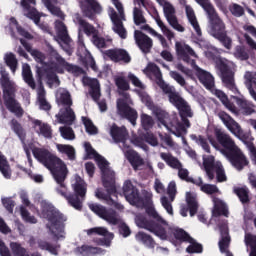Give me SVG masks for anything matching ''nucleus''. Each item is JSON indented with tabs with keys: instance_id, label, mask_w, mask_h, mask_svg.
Returning a JSON list of instances; mask_svg holds the SVG:
<instances>
[{
	"instance_id": "1",
	"label": "nucleus",
	"mask_w": 256,
	"mask_h": 256,
	"mask_svg": "<svg viewBox=\"0 0 256 256\" xmlns=\"http://www.w3.org/2000/svg\"><path fill=\"white\" fill-rule=\"evenodd\" d=\"M32 154L39 163L44 165V167L51 172L56 183L59 185V187L56 188L58 195L64 197L69 205V197H71V193L67 192V186H65V179H67L69 173L67 164H65L61 158L45 148L35 147L32 150Z\"/></svg>"
},
{
	"instance_id": "2",
	"label": "nucleus",
	"mask_w": 256,
	"mask_h": 256,
	"mask_svg": "<svg viewBox=\"0 0 256 256\" xmlns=\"http://www.w3.org/2000/svg\"><path fill=\"white\" fill-rule=\"evenodd\" d=\"M63 74V68L57 64H53L52 66H48L46 68H38L36 74V81L38 84L37 95H38V103L40 105V109L42 111H51V104L45 98L47 92L45 91V86L43 85V81H46L48 85H53L55 81H57V74Z\"/></svg>"
},
{
	"instance_id": "3",
	"label": "nucleus",
	"mask_w": 256,
	"mask_h": 256,
	"mask_svg": "<svg viewBox=\"0 0 256 256\" xmlns=\"http://www.w3.org/2000/svg\"><path fill=\"white\" fill-rule=\"evenodd\" d=\"M146 213L148 217H152V219L155 220L147 219L145 215L138 214L135 217L137 227H140V229H146V231H150V233H153L156 237H160L162 241H165L167 239V230L164 226L168 225L167 221L161 218L159 213H157V210L151 206L146 208Z\"/></svg>"
},
{
	"instance_id": "4",
	"label": "nucleus",
	"mask_w": 256,
	"mask_h": 256,
	"mask_svg": "<svg viewBox=\"0 0 256 256\" xmlns=\"http://www.w3.org/2000/svg\"><path fill=\"white\" fill-rule=\"evenodd\" d=\"M31 56L34 57V59H35V61H37V63H41V65H42L41 67L36 66L35 77H37L38 69L52 67L53 65H58V67H61L63 70V73H65V71H67L68 73H82L83 72V68H81L79 66H75V65L67 62V60H65V58H63L61 55H59V52H57V50L53 47L49 48L48 56L51 59L50 62H45L46 57L43 54V52H41L39 50H33L31 52Z\"/></svg>"
},
{
	"instance_id": "5",
	"label": "nucleus",
	"mask_w": 256,
	"mask_h": 256,
	"mask_svg": "<svg viewBox=\"0 0 256 256\" xmlns=\"http://www.w3.org/2000/svg\"><path fill=\"white\" fill-rule=\"evenodd\" d=\"M42 215L50 225H47L51 235H53L56 241L59 239H65V222L67 216L61 213L55 206L45 203L42 205Z\"/></svg>"
},
{
	"instance_id": "6",
	"label": "nucleus",
	"mask_w": 256,
	"mask_h": 256,
	"mask_svg": "<svg viewBox=\"0 0 256 256\" xmlns=\"http://www.w3.org/2000/svg\"><path fill=\"white\" fill-rule=\"evenodd\" d=\"M175 47L176 53L178 56H180L182 61L188 63L189 65H192V67H196L197 78L200 81V83H202V85H204L206 89H213L215 87V78L213 77V75L196 66L195 60L191 59V57H195V50H193V48H191L187 44H181V42H176ZM189 55L191 57H189Z\"/></svg>"
},
{
	"instance_id": "7",
	"label": "nucleus",
	"mask_w": 256,
	"mask_h": 256,
	"mask_svg": "<svg viewBox=\"0 0 256 256\" xmlns=\"http://www.w3.org/2000/svg\"><path fill=\"white\" fill-rule=\"evenodd\" d=\"M84 148L89 159H95L97 162L102 175V183L109 188V191H115L113 187L114 171L109 168V161L97 153V151L93 149V146H91V143L85 142Z\"/></svg>"
},
{
	"instance_id": "8",
	"label": "nucleus",
	"mask_w": 256,
	"mask_h": 256,
	"mask_svg": "<svg viewBox=\"0 0 256 256\" xmlns=\"http://www.w3.org/2000/svg\"><path fill=\"white\" fill-rule=\"evenodd\" d=\"M1 87L3 91V101L6 109L10 111V113H14L18 119L23 117L25 111L21 107V104L15 99V88L11 85V81L9 77L2 76L1 79Z\"/></svg>"
},
{
	"instance_id": "9",
	"label": "nucleus",
	"mask_w": 256,
	"mask_h": 256,
	"mask_svg": "<svg viewBox=\"0 0 256 256\" xmlns=\"http://www.w3.org/2000/svg\"><path fill=\"white\" fill-rule=\"evenodd\" d=\"M150 71L154 75L158 87L162 89L163 93L168 95L169 102L177 109L182 107L185 100L183 99V97H181V95H179V92L175 91V87H172L169 84L165 83V80H163V74L161 73V69L159 68V66H152Z\"/></svg>"
},
{
	"instance_id": "10",
	"label": "nucleus",
	"mask_w": 256,
	"mask_h": 256,
	"mask_svg": "<svg viewBox=\"0 0 256 256\" xmlns=\"http://www.w3.org/2000/svg\"><path fill=\"white\" fill-rule=\"evenodd\" d=\"M216 68L220 72V77L225 87L233 93H237V86L235 85V71H233V68H231L227 60H217Z\"/></svg>"
},
{
	"instance_id": "11",
	"label": "nucleus",
	"mask_w": 256,
	"mask_h": 256,
	"mask_svg": "<svg viewBox=\"0 0 256 256\" xmlns=\"http://www.w3.org/2000/svg\"><path fill=\"white\" fill-rule=\"evenodd\" d=\"M203 167L209 181L215 179V173L217 183H225V181H227L225 168H223V165L221 164H215V158L213 156H209L203 160Z\"/></svg>"
},
{
	"instance_id": "12",
	"label": "nucleus",
	"mask_w": 256,
	"mask_h": 256,
	"mask_svg": "<svg viewBox=\"0 0 256 256\" xmlns=\"http://www.w3.org/2000/svg\"><path fill=\"white\" fill-rule=\"evenodd\" d=\"M88 207L92 213H95V215H98L100 219L107 221L110 225H119L121 223L119 214L114 209H107L105 206L97 203H90Z\"/></svg>"
},
{
	"instance_id": "13",
	"label": "nucleus",
	"mask_w": 256,
	"mask_h": 256,
	"mask_svg": "<svg viewBox=\"0 0 256 256\" xmlns=\"http://www.w3.org/2000/svg\"><path fill=\"white\" fill-rule=\"evenodd\" d=\"M73 191L74 193H71V197H69V205L76 211H81L87 195V184L85 182H76L73 185Z\"/></svg>"
},
{
	"instance_id": "14",
	"label": "nucleus",
	"mask_w": 256,
	"mask_h": 256,
	"mask_svg": "<svg viewBox=\"0 0 256 256\" xmlns=\"http://www.w3.org/2000/svg\"><path fill=\"white\" fill-rule=\"evenodd\" d=\"M156 1L157 3H159V5L163 7L164 17L166 18L169 25L172 26L173 29H175L176 31L183 33L185 31V27L179 24V20L175 15L176 11L173 4H171L167 0H156Z\"/></svg>"
},
{
	"instance_id": "15",
	"label": "nucleus",
	"mask_w": 256,
	"mask_h": 256,
	"mask_svg": "<svg viewBox=\"0 0 256 256\" xmlns=\"http://www.w3.org/2000/svg\"><path fill=\"white\" fill-rule=\"evenodd\" d=\"M80 9L83 17H86L90 21H95L97 15L103 13V6L97 0H81Z\"/></svg>"
},
{
	"instance_id": "16",
	"label": "nucleus",
	"mask_w": 256,
	"mask_h": 256,
	"mask_svg": "<svg viewBox=\"0 0 256 256\" xmlns=\"http://www.w3.org/2000/svg\"><path fill=\"white\" fill-rule=\"evenodd\" d=\"M206 14L208 17L210 33L212 37H217L218 35H221V33H225L227 31L225 22H223V19H221L215 8H212L206 12Z\"/></svg>"
},
{
	"instance_id": "17",
	"label": "nucleus",
	"mask_w": 256,
	"mask_h": 256,
	"mask_svg": "<svg viewBox=\"0 0 256 256\" xmlns=\"http://www.w3.org/2000/svg\"><path fill=\"white\" fill-rule=\"evenodd\" d=\"M123 195L130 203V205H134L135 207H139L143 205V198L139 194V189L133 185L131 180H126L123 185Z\"/></svg>"
},
{
	"instance_id": "18",
	"label": "nucleus",
	"mask_w": 256,
	"mask_h": 256,
	"mask_svg": "<svg viewBox=\"0 0 256 256\" xmlns=\"http://www.w3.org/2000/svg\"><path fill=\"white\" fill-rule=\"evenodd\" d=\"M225 157H227L231 165L238 171H243V169L249 165V160H247V157H245V154H243L239 147L228 152Z\"/></svg>"
},
{
	"instance_id": "19",
	"label": "nucleus",
	"mask_w": 256,
	"mask_h": 256,
	"mask_svg": "<svg viewBox=\"0 0 256 256\" xmlns=\"http://www.w3.org/2000/svg\"><path fill=\"white\" fill-rule=\"evenodd\" d=\"M20 5L23 9L25 17L34 21L35 25L41 23V15L37 11V0H21Z\"/></svg>"
},
{
	"instance_id": "20",
	"label": "nucleus",
	"mask_w": 256,
	"mask_h": 256,
	"mask_svg": "<svg viewBox=\"0 0 256 256\" xmlns=\"http://www.w3.org/2000/svg\"><path fill=\"white\" fill-rule=\"evenodd\" d=\"M103 53L105 57H108L113 63H123L124 65L131 63V55H129V52L125 49L114 48L105 50Z\"/></svg>"
},
{
	"instance_id": "21",
	"label": "nucleus",
	"mask_w": 256,
	"mask_h": 256,
	"mask_svg": "<svg viewBox=\"0 0 256 256\" xmlns=\"http://www.w3.org/2000/svg\"><path fill=\"white\" fill-rule=\"evenodd\" d=\"M117 110L120 117L130 121L133 126L137 125V110L131 108L125 99H118Z\"/></svg>"
},
{
	"instance_id": "22",
	"label": "nucleus",
	"mask_w": 256,
	"mask_h": 256,
	"mask_svg": "<svg viewBox=\"0 0 256 256\" xmlns=\"http://www.w3.org/2000/svg\"><path fill=\"white\" fill-rule=\"evenodd\" d=\"M218 117L220 121L227 127L230 133H233L236 137H243V130L241 129V126L231 115L227 114L225 111H220L218 113Z\"/></svg>"
},
{
	"instance_id": "23",
	"label": "nucleus",
	"mask_w": 256,
	"mask_h": 256,
	"mask_svg": "<svg viewBox=\"0 0 256 256\" xmlns=\"http://www.w3.org/2000/svg\"><path fill=\"white\" fill-rule=\"evenodd\" d=\"M215 137L219 145L223 147V149L221 150V153H223V155L231 153V151H233L237 147V145H235V141H233V138H231L229 134L223 132L221 129L215 130Z\"/></svg>"
},
{
	"instance_id": "24",
	"label": "nucleus",
	"mask_w": 256,
	"mask_h": 256,
	"mask_svg": "<svg viewBox=\"0 0 256 256\" xmlns=\"http://www.w3.org/2000/svg\"><path fill=\"white\" fill-rule=\"evenodd\" d=\"M134 38L137 46L144 55L151 53V49H153V39L151 37H148L147 34L140 30H136L134 32Z\"/></svg>"
},
{
	"instance_id": "25",
	"label": "nucleus",
	"mask_w": 256,
	"mask_h": 256,
	"mask_svg": "<svg viewBox=\"0 0 256 256\" xmlns=\"http://www.w3.org/2000/svg\"><path fill=\"white\" fill-rule=\"evenodd\" d=\"M111 21L113 23V31L117 33L121 39H127V29L123 26V21H125V12H114L110 16Z\"/></svg>"
},
{
	"instance_id": "26",
	"label": "nucleus",
	"mask_w": 256,
	"mask_h": 256,
	"mask_svg": "<svg viewBox=\"0 0 256 256\" xmlns=\"http://www.w3.org/2000/svg\"><path fill=\"white\" fill-rule=\"evenodd\" d=\"M87 235H101L104 238L97 240V245H105L109 247L111 241H113V233L109 232L105 227H94L87 230Z\"/></svg>"
},
{
	"instance_id": "27",
	"label": "nucleus",
	"mask_w": 256,
	"mask_h": 256,
	"mask_svg": "<svg viewBox=\"0 0 256 256\" xmlns=\"http://www.w3.org/2000/svg\"><path fill=\"white\" fill-rule=\"evenodd\" d=\"M113 180L114 191L109 190V187H106V185L103 183V187H105L108 194H105L103 191L97 189L95 192V196L97 197V199H103L104 201H106L107 205L115 207L116 209H121V204L113 200V198L111 197V195H115V193H117V187L115 186V172Z\"/></svg>"
},
{
	"instance_id": "28",
	"label": "nucleus",
	"mask_w": 256,
	"mask_h": 256,
	"mask_svg": "<svg viewBox=\"0 0 256 256\" xmlns=\"http://www.w3.org/2000/svg\"><path fill=\"white\" fill-rule=\"evenodd\" d=\"M58 123L60 125H68L71 126L73 123H75V111H73V108L71 107H65L61 108L59 110V113L55 115Z\"/></svg>"
},
{
	"instance_id": "29",
	"label": "nucleus",
	"mask_w": 256,
	"mask_h": 256,
	"mask_svg": "<svg viewBox=\"0 0 256 256\" xmlns=\"http://www.w3.org/2000/svg\"><path fill=\"white\" fill-rule=\"evenodd\" d=\"M153 113L158 119L159 123H161V125L166 127V129H168L170 133H175V129L177 128L175 127V125H173V122H171V118H169V113L159 107H154Z\"/></svg>"
},
{
	"instance_id": "30",
	"label": "nucleus",
	"mask_w": 256,
	"mask_h": 256,
	"mask_svg": "<svg viewBox=\"0 0 256 256\" xmlns=\"http://www.w3.org/2000/svg\"><path fill=\"white\" fill-rule=\"evenodd\" d=\"M110 135L114 143H125L129 132H127V128L125 126L119 127L114 123L110 128Z\"/></svg>"
},
{
	"instance_id": "31",
	"label": "nucleus",
	"mask_w": 256,
	"mask_h": 256,
	"mask_svg": "<svg viewBox=\"0 0 256 256\" xmlns=\"http://www.w3.org/2000/svg\"><path fill=\"white\" fill-rule=\"evenodd\" d=\"M125 157L134 171H139V167H143V165H145V160H143L141 155H139L135 150H127L125 152Z\"/></svg>"
},
{
	"instance_id": "32",
	"label": "nucleus",
	"mask_w": 256,
	"mask_h": 256,
	"mask_svg": "<svg viewBox=\"0 0 256 256\" xmlns=\"http://www.w3.org/2000/svg\"><path fill=\"white\" fill-rule=\"evenodd\" d=\"M220 233L222 235L221 240L219 241V249L221 253H227V249H229V244L231 243V237L229 236V230L226 225H221L219 227Z\"/></svg>"
},
{
	"instance_id": "33",
	"label": "nucleus",
	"mask_w": 256,
	"mask_h": 256,
	"mask_svg": "<svg viewBox=\"0 0 256 256\" xmlns=\"http://www.w3.org/2000/svg\"><path fill=\"white\" fill-rule=\"evenodd\" d=\"M185 9L189 23L192 25L194 31H196V35L198 37H201L203 35V32L201 31V26H199V22L197 21V16H195V11L189 5H186Z\"/></svg>"
},
{
	"instance_id": "34",
	"label": "nucleus",
	"mask_w": 256,
	"mask_h": 256,
	"mask_svg": "<svg viewBox=\"0 0 256 256\" xmlns=\"http://www.w3.org/2000/svg\"><path fill=\"white\" fill-rule=\"evenodd\" d=\"M186 203L189 209L190 217H195L199 211V202L197 201V194L193 192L186 193Z\"/></svg>"
},
{
	"instance_id": "35",
	"label": "nucleus",
	"mask_w": 256,
	"mask_h": 256,
	"mask_svg": "<svg viewBox=\"0 0 256 256\" xmlns=\"http://www.w3.org/2000/svg\"><path fill=\"white\" fill-rule=\"evenodd\" d=\"M87 85L90 87V95L93 101H99L101 99V85L97 78H87Z\"/></svg>"
},
{
	"instance_id": "36",
	"label": "nucleus",
	"mask_w": 256,
	"mask_h": 256,
	"mask_svg": "<svg viewBox=\"0 0 256 256\" xmlns=\"http://www.w3.org/2000/svg\"><path fill=\"white\" fill-rule=\"evenodd\" d=\"M22 77L23 81L30 87V89H37V83L35 82V78H33V72L31 71V66H29V64L23 65Z\"/></svg>"
},
{
	"instance_id": "37",
	"label": "nucleus",
	"mask_w": 256,
	"mask_h": 256,
	"mask_svg": "<svg viewBox=\"0 0 256 256\" xmlns=\"http://www.w3.org/2000/svg\"><path fill=\"white\" fill-rule=\"evenodd\" d=\"M36 243L41 251H48L51 255H59V251L57 249H59L61 245L51 244L47 240L41 238H39Z\"/></svg>"
},
{
	"instance_id": "38",
	"label": "nucleus",
	"mask_w": 256,
	"mask_h": 256,
	"mask_svg": "<svg viewBox=\"0 0 256 256\" xmlns=\"http://www.w3.org/2000/svg\"><path fill=\"white\" fill-rule=\"evenodd\" d=\"M76 19H77L80 31H83L85 35L89 37L91 35L94 36L97 33V29L95 28V26H93L87 20L83 19V17H77Z\"/></svg>"
},
{
	"instance_id": "39",
	"label": "nucleus",
	"mask_w": 256,
	"mask_h": 256,
	"mask_svg": "<svg viewBox=\"0 0 256 256\" xmlns=\"http://www.w3.org/2000/svg\"><path fill=\"white\" fill-rule=\"evenodd\" d=\"M55 29L58 33V37L63 43H68L71 41V38L69 37V32H67V26L65 23L61 20L55 21Z\"/></svg>"
},
{
	"instance_id": "40",
	"label": "nucleus",
	"mask_w": 256,
	"mask_h": 256,
	"mask_svg": "<svg viewBox=\"0 0 256 256\" xmlns=\"http://www.w3.org/2000/svg\"><path fill=\"white\" fill-rule=\"evenodd\" d=\"M160 157L163 161H165L166 165H168V167H171L172 169H180V167H183V164H181L179 159H177L171 153L161 152Z\"/></svg>"
},
{
	"instance_id": "41",
	"label": "nucleus",
	"mask_w": 256,
	"mask_h": 256,
	"mask_svg": "<svg viewBox=\"0 0 256 256\" xmlns=\"http://www.w3.org/2000/svg\"><path fill=\"white\" fill-rule=\"evenodd\" d=\"M33 123L35 127H39V133L42 137H45V139H52L53 129L51 128V125L43 123L41 120H34Z\"/></svg>"
},
{
	"instance_id": "42",
	"label": "nucleus",
	"mask_w": 256,
	"mask_h": 256,
	"mask_svg": "<svg viewBox=\"0 0 256 256\" xmlns=\"http://www.w3.org/2000/svg\"><path fill=\"white\" fill-rule=\"evenodd\" d=\"M57 151H59L62 155H66L69 161H75V147L69 144H57L56 145Z\"/></svg>"
},
{
	"instance_id": "43",
	"label": "nucleus",
	"mask_w": 256,
	"mask_h": 256,
	"mask_svg": "<svg viewBox=\"0 0 256 256\" xmlns=\"http://www.w3.org/2000/svg\"><path fill=\"white\" fill-rule=\"evenodd\" d=\"M12 131L19 137L21 141H25L27 137V133L25 132V128H23V125L17 121V119L13 118L9 123Z\"/></svg>"
},
{
	"instance_id": "44",
	"label": "nucleus",
	"mask_w": 256,
	"mask_h": 256,
	"mask_svg": "<svg viewBox=\"0 0 256 256\" xmlns=\"http://www.w3.org/2000/svg\"><path fill=\"white\" fill-rule=\"evenodd\" d=\"M213 217H221L223 215L224 217H229V209L227 208V204L223 202L222 200H217L215 202V207L212 212Z\"/></svg>"
},
{
	"instance_id": "45",
	"label": "nucleus",
	"mask_w": 256,
	"mask_h": 256,
	"mask_svg": "<svg viewBox=\"0 0 256 256\" xmlns=\"http://www.w3.org/2000/svg\"><path fill=\"white\" fill-rule=\"evenodd\" d=\"M0 173H2L5 179H11V166L2 151H0Z\"/></svg>"
},
{
	"instance_id": "46",
	"label": "nucleus",
	"mask_w": 256,
	"mask_h": 256,
	"mask_svg": "<svg viewBox=\"0 0 256 256\" xmlns=\"http://www.w3.org/2000/svg\"><path fill=\"white\" fill-rule=\"evenodd\" d=\"M78 253L83 256H94L99 255V253L103 252V249L99 247H93L89 245H82L77 248Z\"/></svg>"
},
{
	"instance_id": "47",
	"label": "nucleus",
	"mask_w": 256,
	"mask_h": 256,
	"mask_svg": "<svg viewBox=\"0 0 256 256\" xmlns=\"http://www.w3.org/2000/svg\"><path fill=\"white\" fill-rule=\"evenodd\" d=\"M57 103L59 106L63 108L72 107L73 99L71 98V93L68 90L62 91L59 97L57 98Z\"/></svg>"
},
{
	"instance_id": "48",
	"label": "nucleus",
	"mask_w": 256,
	"mask_h": 256,
	"mask_svg": "<svg viewBox=\"0 0 256 256\" xmlns=\"http://www.w3.org/2000/svg\"><path fill=\"white\" fill-rule=\"evenodd\" d=\"M173 236L177 241L181 243H193L194 239L187 233L185 230L181 228H177L173 230Z\"/></svg>"
},
{
	"instance_id": "49",
	"label": "nucleus",
	"mask_w": 256,
	"mask_h": 256,
	"mask_svg": "<svg viewBox=\"0 0 256 256\" xmlns=\"http://www.w3.org/2000/svg\"><path fill=\"white\" fill-rule=\"evenodd\" d=\"M138 241H141L143 245L149 247V249H155V240L153 237L145 232H138L136 235Z\"/></svg>"
},
{
	"instance_id": "50",
	"label": "nucleus",
	"mask_w": 256,
	"mask_h": 256,
	"mask_svg": "<svg viewBox=\"0 0 256 256\" xmlns=\"http://www.w3.org/2000/svg\"><path fill=\"white\" fill-rule=\"evenodd\" d=\"M234 193L240 199L241 203H249V188L247 187H236Z\"/></svg>"
},
{
	"instance_id": "51",
	"label": "nucleus",
	"mask_w": 256,
	"mask_h": 256,
	"mask_svg": "<svg viewBox=\"0 0 256 256\" xmlns=\"http://www.w3.org/2000/svg\"><path fill=\"white\" fill-rule=\"evenodd\" d=\"M141 119V126L144 129V131H149L150 129H153V125H155V120H153L152 116H149V114L142 113L140 115Z\"/></svg>"
},
{
	"instance_id": "52",
	"label": "nucleus",
	"mask_w": 256,
	"mask_h": 256,
	"mask_svg": "<svg viewBox=\"0 0 256 256\" xmlns=\"http://www.w3.org/2000/svg\"><path fill=\"white\" fill-rule=\"evenodd\" d=\"M45 7L48 9V11L51 13V15H54L55 17H59L60 19H63L64 14L63 11H61V8L55 6L51 0H46L44 2Z\"/></svg>"
},
{
	"instance_id": "53",
	"label": "nucleus",
	"mask_w": 256,
	"mask_h": 256,
	"mask_svg": "<svg viewBox=\"0 0 256 256\" xmlns=\"http://www.w3.org/2000/svg\"><path fill=\"white\" fill-rule=\"evenodd\" d=\"M60 135L63 137V139H66V141H73L75 139V131H73V128L71 126H61L59 128Z\"/></svg>"
},
{
	"instance_id": "54",
	"label": "nucleus",
	"mask_w": 256,
	"mask_h": 256,
	"mask_svg": "<svg viewBox=\"0 0 256 256\" xmlns=\"http://www.w3.org/2000/svg\"><path fill=\"white\" fill-rule=\"evenodd\" d=\"M115 85L117 89L121 91H129L131 89V86L129 85V81L125 78V76H117L114 79Z\"/></svg>"
},
{
	"instance_id": "55",
	"label": "nucleus",
	"mask_w": 256,
	"mask_h": 256,
	"mask_svg": "<svg viewBox=\"0 0 256 256\" xmlns=\"http://www.w3.org/2000/svg\"><path fill=\"white\" fill-rule=\"evenodd\" d=\"M133 19L135 25H143L147 23V19H145V16L143 15V10L139 7H134L133 9Z\"/></svg>"
},
{
	"instance_id": "56",
	"label": "nucleus",
	"mask_w": 256,
	"mask_h": 256,
	"mask_svg": "<svg viewBox=\"0 0 256 256\" xmlns=\"http://www.w3.org/2000/svg\"><path fill=\"white\" fill-rule=\"evenodd\" d=\"M215 96L220 99L221 103L224 104L227 109L233 111V103H231L229 97H227V94H225V92L221 90H216Z\"/></svg>"
},
{
	"instance_id": "57",
	"label": "nucleus",
	"mask_w": 256,
	"mask_h": 256,
	"mask_svg": "<svg viewBox=\"0 0 256 256\" xmlns=\"http://www.w3.org/2000/svg\"><path fill=\"white\" fill-rule=\"evenodd\" d=\"M10 249L14 256H27V249L23 248L20 243L11 242Z\"/></svg>"
},
{
	"instance_id": "58",
	"label": "nucleus",
	"mask_w": 256,
	"mask_h": 256,
	"mask_svg": "<svg viewBox=\"0 0 256 256\" xmlns=\"http://www.w3.org/2000/svg\"><path fill=\"white\" fill-rule=\"evenodd\" d=\"M4 61L7 65V67H10L11 71L15 73L17 71V57H15V54L9 53L6 54L4 57Z\"/></svg>"
},
{
	"instance_id": "59",
	"label": "nucleus",
	"mask_w": 256,
	"mask_h": 256,
	"mask_svg": "<svg viewBox=\"0 0 256 256\" xmlns=\"http://www.w3.org/2000/svg\"><path fill=\"white\" fill-rule=\"evenodd\" d=\"M214 39H217L218 41H220V43H222L225 49H231L233 41L231 40V37L227 36V31L222 32L217 36H214Z\"/></svg>"
},
{
	"instance_id": "60",
	"label": "nucleus",
	"mask_w": 256,
	"mask_h": 256,
	"mask_svg": "<svg viewBox=\"0 0 256 256\" xmlns=\"http://www.w3.org/2000/svg\"><path fill=\"white\" fill-rule=\"evenodd\" d=\"M82 123L85 126L86 133H89L90 135H97V127H95V124H93L91 119L82 116Z\"/></svg>"
},
{
	"instance_id": "61",
	"label": "nucleus",
	"mask_w": 256,
	"mask_h": 256,
	"mask_svg": "<svg viewBox=\"0 0 256 256\" xmlns=\"http://www.w3.org/2000/svg\"><path fill=\"white\" fill-rule=\"evenodd\" d=\"M234 57L240 61H247L249 59V53L243 46H236L234 51Z\"/></svg>"
},
{
	"instance_id": "62",
	"label": "nucleus",
	"mask_w": 256,
	"mask_h": 256,
	"mask_svg": "<svg viewBox=\"0 0 256 256\" xmlns=\"http://www.w3.org/2000/svg\"><path fill=\"white\" fill-rule=\"evenodd\" d=\"M20 213H21L22 219L26 223H32V224L37 223V218H35V216H31V214L29 213V210H27L25 206L20 207Z\"/></svg>"
},
{
	"instance_id": "63",
	"label": "nucleus",
	"mask_w": 256,
	"mask_h": 256,
	"mask_svg": "<svg viewBox=\"0 0 256 256\" xmlns=\"http://www.w3.org/2000/svg\"><path fill=\"white\" fill-rule=\"evenodd\" d=\"M245 243L251 247L249 256H256V236L251 234L245 236Z\"/></svg>"
},
{
	"instance_id": "64",
	"label": "nucleus",
	"mask_w": 256,
	"mask_h": 256,
	"mask_svg": "<svg viewBox=\"0 0 256 256\" xmlns=\"http://www.w3.org/2000/svg\"><path fill=\"white\" fill-rule=\"evenodd\" d=\"M178 109L180 111V117H193L191 106L187 105V102H184Z\"/></svg>"
}]
</instances>
